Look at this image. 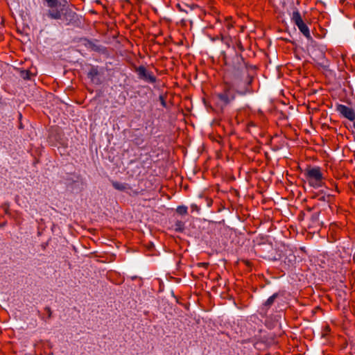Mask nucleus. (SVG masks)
Returning a JSON list of instances; mask_svg holds the SVG:
<instances>
[{
    "instance_id": "obj_1",
    "label": "nucleus",
    "mask_w": 355,
    "mask_h": 355,
    "mask_svg": "<svg viewBox=\"0 0 355 355\" xmlns=\"http://www.w3.org/2000/svg\"><path fill=\"white\" fill-rule=\"evenodd\" d=\"M238 67L228 68L224 75V87L222 92L216 94L217 105L223 110L235 99L236 94L245 95L249 92L252 77L248 74L245 64L239 63L240 58L236 57Z\"/></svg>"
},
{
    "instance_id": "obj_2",
    "label": "nucleus",
    "mask_w": 355,
    "mask_h": 355,
    "mask_svg": "<svg viewBox=\"0 0 355 355\" xmlns=\"http://www.w3.org/2000/svg\"><path fill=\"white\" fill-rule=\"evenodd\" d=\"M304 176L309 185L313 188H320L324 185V176L318 166L309 167L304 171Z\"/></svg>"
},
{
    "instance_id": "obj_3",
    "label": "nucleus",
    "mask_w": 355,
    "mask_h": 355,
    "mask_svg": "<svg viewBox=\"0 0 355 355\" xmlns=\"http://www.w3.org/2000/svg\"><path fill=\"white\" fill-rule=\"evenodd\" d=\"M136 72L138 78L148 83H155L157 80L156 77L152 71H148L144 66H139L136 68Z\"/></svg>"
},
{
    "instance_id": "obj_4",
    "label": "nucleus",
    "mask_w": 355,
    "mask_h": 355,
    "mask_svg": "<svg viewBox=\"0 0 355 355\" xmlns=\"http://www.w3.org/2000/svg\"><path fill=\"white\" fill-rule=\"evenodd\" d=\"M69 10L65 7L64 5L61 6L60 3L59 6L55 8H51L49 10L47 15L51 19H60L62 15H65L68 13Z\"/></svg>"
},
{
    "instance_id": "obj_5",
    "label": "nucleus",
    "mask_w": 355,
    "mask_h": 355,
    "mask_svg": "<svg viewBox=\"0 0 355 355\" xmlns=\"http://www.w3.org/2000/svg\"><path fill=\"white\" fill-rule=\"evenodd\" d=\"M336 111L349 121H355V111L352 108L345 105L338 104L336 105Z\"/></svg>"
},
{
    "instance_id": "obj_6",
    "label": "nucleus",
    "mask_w": 355,
    "mask_h": 355,
    "mask_svg": "<svg viewBox=\"0 0 355 355\" xmlns=\"http://www.w3.org/2000/svg\"><path fill=\"white\" fill-rule=\"evenodd\" d=\"M99 71L98 67L92 66L87 73L88 78L91 80L93 83L96 85L101 84V81L98 77Z\"/></svg>"
},
{
    "instance_id": "obj_7",
    "label": "nucleus",
    "mask_w": 355,
    "mask_h": 355,
    "mask_svg": "<svg viewBox=\"0 0 355 355\" xmlns=\"http://www.w3.org/2000/svg\"><path fill=\"white\" fill-rule=\"evenodd\" d=\"M112 185L115 189L120 191H124L125 193H129L130 191L131 190L130 186L127 183L120 182H117V181H113V182H112Z\"/></svg>"
},
{
    "instance_id": "obj_8",
    "label": "nucleus",
    "mask_w": 355,
    "mask_h": 355,
    "mask_svg": "<svg viewBox=\"0 0 355 355\" xmlns=\"http://www.w3.org/2000/svg\"><path fill=\"white\" fill-rule=\"evenodd\" d=\"M297 26V28H299V30L300 31V32L307 38V39H311V34H310V31H309V27L306 26V24L303 21L300 24H298L296 25Z\"/></svg>"
},
{
    "instance_id": "obj_9",
    "label": "nucleus",
    "mask_w": 355,
    "mask_h": 355,
    "mask_svg": "<svg viewBox=\"0 0 355 355\" xmlns=\"http://www.w3.org/2000/svg\"><path fill=\"white\" fill-rule=\"evenodd\" d=\"M291 19L295 25L303 22L300 13L297 10L293 12Z\"/></svg>"
},
{
    "instance_id": "obj_10",
    "label": "nucleus",
    "mask_w": 355,
    "mask_h": 355,
    "mask_svg": "<svg viewBox=\"0 0 355 355\" xmlns=\"http://www.w3.org/2000/svg\"><path fill=\"white\" fill-rule=\"evenodd\" d=\"M277 297H278V293H274L272 295L269 297V298L264 302L263 306L267 308L270 307L273 304L275 300H276V298Z\"/></svg>"
},
{
    "instance_id": "obj_11",
    "label": "nucleus",
    "mask_w": 355,
    "mask_h": 355,
    "mask_svg": "<svg viewBox=\"0 0 355 355\" xmlns=\"http://www.w3.org/2000/svg\"><path fill=\"white\" fill-rule=\"evenodd\" d=\"M33 76H34V73L29 70H23L20 73V76L25 80H31Z\"/></svg>"
},
{
    "instance_id": "obj_12",
    "label": "nucleus",
    "mask_w": 355,
    "mask_h": 355,
    "mask_svg": "<svg viewBox=\"0 0 355 355\" xmlns=\"http://www.w3.org/2000/svg\"><path fill=\"white\" fill-rule=\"evenodd\" d=\"M188 208L184 205H180L177 207V212L180 215H185L187 214Z\"/></svg>"
},
{
    "instance_id": "obj_13",
    "label": "nucleus",
    "mask_w": 355,
    "mask_h": 355,
    "mask_svg": "<svg viewBox=\"0 0 355 355\" xmlns=\"http://www.w3.org/2000/svg\"><path fill=\"white\" fill-rule=\"evenodd\" d=\"M49 8H55L58 6V0H44Z\"/></svg>"
},
{
    "instance_id": "obj_14",
    "label": "nucleus",
    "mask_w": 355,
    "mask_h": 355,
    "mask_svg": "<svg viewBox=\"0 0 355 355\" xmlns=\"http://www.w3.org/2000/svg\"><path fill=\"white\" fill-rule=\"evenodd\" d=\"M159 100H160L162 105L163 107H166V101H165V100H164V97L162 96H159Z\"/></svg>"
},
{
    "instance_id": "obj_15",
    "label": "nucleus",
    "mask_w": 355,
    "mask_h": 355,
    "mask_svg": "<svg viewBox=\"0 0 355 355\" xmlns=\"http://www.w3.org/2000/svg\"><path fill=\"white\" fill-rule=\"evenodd\" d=\"M183 225L182 223L179 221L178 223H176V230H182V226Z\"/></svg>"
},
{
    "instance_id": "obj_16",
    "label": "nucleus",
    "mask_w": 355,
    "mask_h": 355,
    "mask_svg": "<svg viewBox=\"0 0 355 355\" xmlns=\"http://www.w3.org/2000/svg\"><path fill=\"white\" fill-rule=\"evenodd\" d=\"M326 198H329V196H322L319 198V200L325 201L326 200Z\"/></svg>"
},
{
    "instance_id": "obj_17",
    "label": "nucleus",
    "mask_w": 355,
    "mask_h": 355,
    "mask_svg": "<svg viewBox=\"0 0 355 355\" xmlns=\"http://www.w3.org/2000/svg\"><path fill=\"white\" fill-rule=\"evenodd\" d=\"M354 128H355V122L354 123Z\"/></svg>"
}]
</instances>
